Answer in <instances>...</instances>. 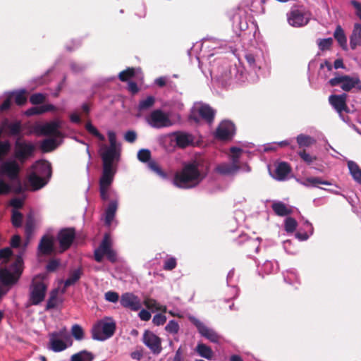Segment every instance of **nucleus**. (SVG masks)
Masks as SVG:
<instances>
[{
    "label": "nucleus",
    "mask_w": 361,
    "mask_h": 361,
    "mask_svg": "<svg viewBox=\"0 0 361 361\" xmlns=\"http://www.w3.org/2000/svg\"><path fill=\"white\" fill-rule=\"evenodd\" d=\"M200 166V163L196 160L185 164L182 170L175 175L176 185L181 188H190L197 185L204 178Z\"/></svg>",
    "instance_id": "f257e3e1"
},
{
    "label": "nucleus",
    "mask_w": 361,
    "mask_h": 361,
    "mask_svg": "<svg viewBox=\"0 0 361 361\" xmlns=\"http://www.w3.org/2000/svg\"><path fill=\"white\" fill-rule=\"evenodd\" d=\"M200 166V163L196 160L185 164L182 170L175 175L176 185L181 188H190L197 185L204 178Z\"/></svg>",
    "instance_id": "f03ea898"
},
{
    "label": "nucleus",
    "mask_w": 361,
    "mask_h": 361,
    "mask_svg": "<svg viewBox=\"0 0 361 361\" xmlns=\"http://www.w3.org/2000/svg\"><path fill=\"white\" fill-rule=\"evenodd\" d=\"M23 260L18 255L9 268H0V283L4 287L11 288L20 278L23 270Z\"/></svg>",
    "instance_id": "7ed1b4c3"
},
{
    "label": "nucleus",
    "mask_w": 361,
    "mask_h": 361,
    "mask_svg": "<svg viewBox=\"0 0 361 361\" xmlns=\"http://www.w3.org/2000/svg\"><path fill=\"white\" fill-rule=\"evenodd\" d=\"M116 329V322L110 317H105L97 322L92 327V338L103 341L112 337Z\"/></svg>",
    "instance_id": "20e7f679"
},
{
    "label": "nucleus",
    "mask_w": 361,
    "mask_h": 361,
    "mask_svg": "<svg viewBox=\"0 0 361 361\" xmlns=\"http://www.w3.org/2000/svg\"><path fill=\"white\" fill-rule=\"evenodd\" d=\"M47 286L39 276L33 278L30 286L29 300L33 305L40 304L45 298Z\"/></svg>",
    "instance_id": "39448f33"
},
{
    "label": "nucleus",
    "mask_w": 361,
    "mask_h": 361,
    "mask_svg": "<svg viewBox=\"0 0 361 361\" xmlns=\"http://www.w3.org/2000/svg\"><path fill=\"white\" fill-rule=\"evenodd\" d=\"M329 83L332 87L340 85L341 88L345 92H350L354 87L361 90V80L358 76H338L330 79Z\"/></svg>",
    "instance_id": "423d86ee"
},
{
    "label": "nucleus",
    "mask_w": 361,
    "mask_h": 361,
    "mask_svg": "<svg viewBox=\"0 0 361 361\" xmlns=\"http://www.w3.org/2000/svg\"><path fill=\"white\" fill-rule=\"evenodd\" d=\"M61 123L56 120L47 122L44 124L38 125L35 127V132L41 135L53 136L54 137H61L62 133L60 131Z\"/></svg>",
    "instance_id": "0eeeda50"
},
{
    "label": "nucleus",
    "mask_w": 361,
    "mask_h": 361,
    "mask_svg": "<svg viewBox=\"0 0 361 361\" xmlns=\"http://www.w3.org/2000/svg\"><path fill=\"white\" fill-rule=\"evenodd\" d=\"M147 122L154 128H162L172 126V122L169 115L161 109H156L152 111L147 118Z\"/></svg>",
    "instance_id": "6e6552de"
},
{
    "label": "nucleus",
    "mask_w": 361,
    "mask_h": 361,
    "mask_svg": "<svg viewBox=\"0 0 361 361\" xmlns=\"http://www.w3.org/2000/svg\"><path fill=\"white\" fill-rule=\"evenodd\" d=\"M59 338H63L65 340H68L71 338V336L67 331L66 329H63L59 331H55L50 334V348L54 352H61L67 348V345L64 341Z\"/></svg>",
    "instance_id": "1a4fd4ad"
},
{
    "label": "nucleus",
    "mask_w": 361,
    "mask_h": 361,
    "mask_svg": "<svg viewBox=\"0 0 361 361\" xmlns=\"http://www.w3.org/2000/svg\"><path fill=\"white\" fill-rule=\"evenodd\" d=\"M35 147L32 143L16 141L15 144V157L22 164L33 156Z\"/></svg>",
    "instance_id": "9d476101"
},
{
    "label": "nucleus",
    "mask_w": 361,
    "mask_h": 361,
    "mask_svg": "<svg viewBox=\"0 0 361 361\" xmlns=\"http://www.w3.org/2000/svg\"><path fill=\"white\" fill-rule=\"evenodd\" d=\"M75 238V230L74 228H65L59 231L57 235V240L60 246V252H63L71 246Z\"/></svg>",
    "instance_id": "9b49d317"
},
{
    "label": "nucleus",
    "mask_w": 361,
    "mask_h": 361,
    "mask_svg": "<svg viewBox=\"0 0 361 361\" xmlns=\"http://www.w3.org/2000/svg\"><path fill=\"white\" fill-rule=\"evenodd\" d=\"M142 342L155 355L159 354L162 350L161 339L151 331H145Z\"/></svg>",
    "instance_id": "f8f14e48"
},
{
    "label": "nucleus",
    "mask_w": 361,
    "mask_h": 361,
    "mask_svg": "<svg viewBox=\"0 0 361 361\" xmlns=\"http://www.w3.org/2000/svg\"><path fill=\"white\" fill-rule=\"evenodd\" d=\"M20 168L15 160L3 161L0 165V175L6 176L11 180L18 179Z\"/></svg>",
    "instance_id": "ddd939ff"
},
{
    "label": "nucleus",
    "mask_w": 361,
    "mask_h": 361,
    "mask_svg": "<svg viewBox=\"0 0 361 361\" xmlns=\"http://www.w3.org/2000/svg\"><path fill=\"white\" fill-rule=\"evenodd\" d=\"M189 320L197 327L199 333L202 336L205 337L212 343H219L220 336L215 331L208 328L200 320L195 317H190Z\"/></svg>",
    "instance_id": "4468645a"
},
{
    "label": "nucleus",
    "mask_w": 361,
    "mask_h": 361,
    "mask_svg": "<svg viewBox=\"0 0 361 361\" xmlns=\"http://www.w3.org/2000/svg\"><path fill=\"white\" fill-rule=\"evenodd\" d=\"M235 127L233 123L229 121H222L217 127L215 137L220 140H228L235 133Z\"/></svg>",
    "instance_id": "2eb2a0df"
},
{
    "label": "nucleus",
    "mask_w": 361,
    "mask_h": 361,
    "mask_svg": "<svg viewBox=\"0 0 361 361\" xmlns=\"http://www.w3.org/2000/svg\"><path fill=\"white\" fill-rule=\"evenodd\" d=\"M287 17L288 23L295 27L304 26L309 22V18L306 17L305 14L298 9L290 11Z\"/></svg>",
    "instance_id": "dca6fc26"
},
{
    "label": "nucleus",
    "mask_w": 361,
    "mask_h": 361,
    "mask_svg": "<svg viewBox=\"0 0 361 361\" xmlns=\"http://www.w3.org/2000/svg\"><path fill=\"white\" fill-rule=\"evenodd\" d=\"M347 94L345 93L341 94H332L329 97L330 104L336 109L338 114L343 111L348 113L349 109L346 104Z\"/></svg>",
    "instance_id": "f3484780"
},
{
    "label": "nucleus",
    "mask_w": 361,
    "mask_h": 361,
    "mask_svg": "<svg viewBox=\"0 0 361 361\" xmlns=\"http://www.w3.org/2000/svg\"><path fill=\"white\" fill-rule=\"evenodd\" d=\"M120 302L123 307L134 311H137L141 307V303L138 297L130 293L123 294L121 297Z\"/></svg>",
    "instance_id": "a211bd4d"
},
{
    "label": "nucleus",
    "mask_w": 361,
    "mask_h": 361,
    "mask_svg": "<svg viewBox=\"0 0 361 361\" xmlns=\"http://www.w3.org/2000/svg\"><path fill=\"white\" fill-rule=\"evenodd\" d=\"M38 252L42 255H50L54 252V238L51 235H43L38 245Z\"/></svg>",
    "instance_id": "6ab92c4d"
},
{
    "label": "nucleus",
    "mask_w": 361,
    "mask_h": 361,
    "mask_svg": "<svg viewBox=\"0 0 361 361\" xmlns=\"http://www.w3.org/2000/svg\"><path fill=\"white\" fill-rule=\"evenodd\" d=\"M101 157L103 162V167L113 168V161L114 159H118L119 157V153L116 148L114 147H106L104 152L101 154Z\"/></svg>",
    "instance_id": "aec40b11"
},
{
    "label": "nucleus",
    "mask_w": 361,
    "mask_h": 361,
    "mask_svg": "<svg viewBox=\"0 0 361 361\" xmlns=\"http://www.w3.org/2000/svg\"><path fill=\"white\" fill-rule=\"evenodd\" d=\"M173 136L176 145L180 148H185L193 142L192 135L184 132H175Z\"/></svg>",
    "instance_id": "412c9836"
},
{
    "label": "nucleus",
    "mask_w": 361,
    "mask_h": 361,
    "mask_svg": "<svg viewBox=\"0 0 361 361\" xmlns=\"http://www.w3.org/2000/svg\"><path fill=\"white\" fill-rule=\"evenodd\" d=\"M115 172L113 168L103 167L102 175L99 180V187L109 188L113 182Z\"/></svg>",
    "instance_id": "4be33fe9"
},
{
    "label": "nucleus",
    "mask_w": 361,
    "mask_h": 361,
    "mask_svg": "<svg viewBox=\"0 0 361 361\" xmlns=\"http://www.w3.org/2000/svg\"><path fill=\"white\" fill-rule=\"evenodd\" d=\"M240 170V166H235L230 163H221L215 168V171L223 176H229L236 173Z\"/></svg>",
    "instance_id": "5701e85b"
},
{
    "label": "nucleus",
    "mask_w": 361,
    "mask_h": 361,
    "mask_svg": "<svg viewBox=\"0 0 361 361\" xmlns=\"http://www.w3.org/2000/svg\"><path fill=\"white\" fill-rule=\"evenodd\" d=\"M350 46L352 49H355L357 47L361 46V24L355 23L350 37Z\"/></svg>",
    "instance_id": "b1692460"
},
{
    "label": "nucleus",
    "mask_w": 361,
    "mask_h": 361,
    "mask_svg": "<svg viewBox=\"0 0 361 361\" xmlns=\"http://www.w3.org/2000/svg\"><path fill=\"white\" fill-rule=\"evenodd\" d=\"M28 181L32 188V190L41 189L47 183V180L44 178L40 177L36 172H32L29 175Z\"/></svg>",
    "instance_id": "393cba45"
},
{
    "label": "nucleus",
    "mask_w": 361,
    "mask_h": 361,
    "mask_svg": "<svg viewBox=\"0 0 361 361\" xmlns=\"http://www.w3.org/2000/svg\"><path fill=\"white\" fill-rule=\"evenodd\" d=\"M195 350L202 357H204L208 360H212L214 359V351L209 346L207 345L204 343H197Z\"/></svg>",
    "instance_id": "a878e982"
},
{
    "label": "nucleus",
    "mask_w": 361,
    "mask_h": 361,
    "mask_svg": "<svg viewBox=\"0 0 361 361\" xmlns=\"http://www.w3.org/2000/svg\"><path fill=\"white\" fill-rule=\"evenodd\" d=\"M200 116L208 123H212L214 119L215 111L209 105H202L198 109Z\"/></svg>",
    "instance_id": "bb28decb"
},
{
    "label": "nucleus",
    "mask_w": 361,
    "mask_h": 361,
    "mask_svg": "<svg viewBox=\"0 0 361 361\" xmlns=\"http://www.w3.org/2000/svg\"><path fill=\"white\" fill-rule=\"evenodd\" d=\"M36 172L42 176H46L48 178L51 176V167L49 162L45 161H38L33 166Z\"/></svg>",
    "instance_id": "cd10ccee"
},
{
    "label": "nucleus",
    "mask_w": 361,
    "mask_h": 361,
    "mask_svg": "<svg viewBox=\"0 0 361 361\" xmlns=\"http://www.w3.org/2000/svg\"><path fill=\"white\" fill-rule=\"evenodd\" d=\"M118 208V202L116 200H112L109 202L105 211V224L110 226L114 219Z\"/></svg>",
    "instance_id": "c85d7f7f"
},
{
    "label": "nucleus",
    "mask_w": 361,
    "mask_h": 361,
    "mask_svg": "<svg viewBox=\"0 0 361 361\" xmlns=\"http://www.w3.org/2000/svg\"><path fill=\"white\" fill-rule=\"evenodd\" d=\"M334 37L343 50L348 49L347 38L341 25L336 26Z\"/></svg>",
    "instance_id": "c756f323"
},
{
    "label": "nucleus",
    "mask_w": 361,
    "mask_h": 361,
    "mask_svg": "<svg viewBox=\"0 0 361 361\" xmlns=\"http://www.w3.org/2000/svg\"><path fill=\"white\" fill-rule=\"evenodd\" d=\"M82 273L81 268L71 271L68 279L64 281V288H66L78 282L81 278Z\"/></svg>",
    "instance_id": "7c9ffc66"
},
{
    "label": "nucleus",
    "mask_w": 361,
    "mask_h": 361,
    "mask_svg": "<svg viewBox=\"0 0 361 361\" xmlns=\"http://www.w3.org/2000/svg\"><path fill=\"white\" fill-rule=\"evenodd\" d=\"M291 171L290 165L286 162H281L278 164L276 169V178L279 180H283Z\"/></svg>",
    "instance_id": "2f4dec72"
},
{
    "label": "nucleus",
    "mask_w": 361,
    "mask_h": 361,
    "mask_svg": "<svg viewBox=\"0 0 361 361\" xmlns=\"http://www.w3.org/2000/svg\"><path fill=\"white\" fill-rule=\"evenodd\" d=\"M56 137L44 139L40 145V149L42 152L47 153L54 150L59 145L57 142Z\"/></svg>",
    "instance_id": "473e14b6"
},
{
    "label": "nucleus",
    "mask_w": 361,
    "mask_h": 361,
    "mask_svg": "<svg viewBox=\"0 0 361 361\" xmlns=\"http://www.w3.org/2000/svg\"><path fill=\"white\" fill-rule=\"evenodd\" d=\"M271 208L274 213L279 216H284L292 213V210L288 209L282 202H274L271 205Z\"/></svg>",
    "instance_id": "72a5a7b5"
},
{
    "label": "nucleus",
    "mask_w": 361,
    "mask_h": 361,
    "mask_svg": "<svg viewBox=\"0 0 361 361\" xmlns=\"http://www.w3.org/2000/svg\"><path fill=\"white\" fill-rule=\"evenodd\" d=\"M296 140L300 148L308 147L316 143L314 138L302 133L297 136Z\"/></svg>",
    "instance_id": "f704fd0d"
},
{
    "label": "nucleus",
    "mask_w": 361,
    "mask_h": 361,
    "mask_svg": "<svg viewBox=\"0 0 361 361\" xmlns=\"http://www.w3.org/2000/svg\"><path fill=\"white\" fill-rule=\"evenodd\" d=\"M348 167L353 179L358 183L361 184V169L353 161L348 162Z\"/></svg>",
    "instance_id": "c9c22d12"
},
{
    "label": "nucleus",
    "mask_w": 361,
    "mask_h": 361,
    "mask_svg": "<svg viewBox=\"0 0 361 361\" xmlns=\"http://www.w3.org/2000/svg\"><path fill=\"white\" fill-rule=\"evenodd\" d=\"M94 356L87 350H83L73 354L71 357V361H92Z\"/></svg>",
    "instance_id": "e433bc0d"
},
{
    "label": "nucleus",
    "mask_w": 361,
    "mask_h": 361,
    "mask_svg": "<svg viewBox=\"0 0 361 361\" xmlns=\"http://www.w3.org/2000/svg\"><path fill=\"white\" fill-rule=\"evenodd\" d=\"M58 294L59 291L57 289H54L50 293V295L46 305L47 310L54 309L57 306L59 301Z\"/></svg>",
    "instance_id": "4c0bfd02"
},
{
    "label": "nucleus",
    "mask_w": 361,
    "mask_h": 361,
    "mask_svg": "<svg viewBox=\"0 0 361 361\" xmlns=\"http://www.w3.org/2000/svg\"><path fill=\"white\" fill-rule=\"evenodd\" d=\"M155 103V98L153 96H148L146 99L140 101L138 105V110L145 111L154 106Z\"/></svg>",
    "instance_id": "58836bf2"
},
{
    "label": "nucleus",
    "mask_w": 361,
    "mask_h": 361,
    "mask_svg": "<svg viewBox=\"0 0 361 361\" xmlns=\"http://www.w3.org/2000/svg\"><path fill=\"white\" fill-rule=\"evenodd\" d=\"M135 75V70L133 67H128L118 74V78L122 82H127Z\"/></svg>",
    "instance_id": "ea45409f"
},
{
    "label": "nucleus",
    "mask_w": 361,
    "mask_h": 361,
    "mask_svg": "<svg viewBox=\"0 0 361 361\" xmlns=\"http://www.w3.org/2000/svg\"><path fill=\"white\" fill-rule=\"evenodd\" d=\"M11 95L14 96L15 102L18 106L24 105L27 102L26 92L24 90L13 92Z\"/></svg>",
    "instance_id": "a19ab883"
},
{
    "label": "nucleus",
    "mask_w": 361,
    "mask_h": 361,
    "mask_svg": "<svg viewBox=\"0 0 361 361\" xmlns=\"http://www.w3.org/2000/svg\"><path fill=\"white\" fill-rule=\"evenodd\" d=\"M98 248H99L105 254L111 250V238L108 233L104 235Z\"/></svg>",
    "instance_id": "79ce46f5"
},
{
    "label": "nucleus",
    "mask_w": 361,
    "mask_h": 361,
    "mask_svg": "<svg viewBox=\"0 0 361 361\" xmlns=\"http://www.w3.org/2000/svg\"><path fill=\"white\" fill-rule=\"evenodd\" d=\"M298 154L301 159L308 165L312 164L317 159L316 156L310 154L305 149L300 150L298 152Z\"/></svg>",
    "instance_id": "37998d69"
},
{
    "label": "nucleus",
    "mask_w": 361,
    "mask_h": 361,
    "mask_svg": "<svg viewBox=\"0 0 361 361\" xmlns=\"http://www.w3.org/2000/svg\"><path fill=\"white\" fill-rule=\"evenodd\" d=\"M11 149V145L8 140L0 142V161H2L8 154Z\"/></svg>",
    "instance_id": "c03bdc74"
},
{
    "label": "nucleus",
    "mask_w": 361,
    "mask_h": 361,
    "mask_svg": "<svg viewBox=\"0 0 361 361\" xmlns=\"http://www.w3.org/2000/svg\"><path fill=\"white\" fill-rule=\"evenodd\" d=\"M71 334L78 341H81L84 338V331L79 324L72 326Z\"/></svg>",
    "instance_id": "a18cd8bd"
},
{
    "label": "nucleus",
    "mask_w": 361,
    "mask_h": 361,
    "mask_svg": "<svg viewBox=\"0 0 361 361\" xmlns=\"http://www.w3.org/2000/svg\"><path fill=\"white\" fill-rule=\"evenodd\" d=\"M298 226L296 220L293 217H288L285 220V230L287 233H293Z\"/></svg>",
    "instance_id": "49530a36"
},
{
    "label": "nucleus",
    "mask_w": 361,
    "mask_h": 361,
    "mask_svg": "<svg viewBox=\"0 0 361 361\" xmlns=\"http://www.w3.org/2000/svg\"><path fill=\"white\" fill-rule=\"evenodd\" d=\"M85 129L92 135L97 137L99 140L104 141L105 137L101 134L98 130L91 123V122H87L85 124Z\"/></svg>",
    "instance_id": "de8ad7c7"
},
{
    "label": "nucleus",
    "mask_w": 361,
    "mask_h": 361,
    "mask_svg": "<svg viewBox=\"0 0 361 361\" xmlns=\"http://www.w3.org/2000/svg\"><path fill=\"white\" fill-rule=\"evenodd\" d=\"M305 185H312V186H317L319 184L326 185H330L331 183L327 180H322L319 177H310L307 178L305 180Z\"/></svg>",
    "instance_id": "09e8293b"
},
{
    "label": "nucleus",
    "mask_w": 361,
    "mask_h": 361,
    "mask_svg": "<svg viewBox=\"0 0 361 361\" xmlns=\"http://www.w3.org/2000/svg\"><path fill=\"white\" fill-rule=\"evenodd\" d=\"M7 128L9 130V133L11 135H18L21 132V124L19 121L8 123Z\"/></svg>",
    "instance_id": "8fccbe9b"
},
{
    "label": "nucleus",
    "mask_w": 361,
    "mask_h": 361,
    "mask_svg": "<svg viewBox=\"0 0 361 361\" xmlns=\"http://www.w3.org/2000/svg\"><path fill=\"white\" fill-rule=\"evenodd\" d=\"M242 152V149L238 147H231V152L232 155L231 157V164L235 165V166H240L239 165V158L240 154Z\"/></svg>",
    "instance_id": "3c124183"
},
{
    "label": "nucleus",
    "mask_w": 361,
    "mask_h": 361,
    "mask_svg": "<svg viewBox=\"0 0 361 361\" xmlns=\"http://www.w3.org/2000/svg\"><path fill=\"white\" fill-rule=\"evenodd\" d=\"M137 159L143 163L149 162L151 159V152L147 149H142L137 152Z\"/></svg>",
    "instance_id": "603ef678"
},
{
    "label": "nucleus",
    "mask_w": 361,
    "mask_h": 361,
    "mask_svg": "<svg viewBox=\"0 0 361 361\" xmlns=\"http://www.w3.org/2000/svg\"><path fill=\"white\" fill-rule=\"evenodd\" d=\"M45 99L46 96L42 93H35L30 97V102L34 105L42 104Z\"/></svg>",
    "instance_id": "864d4df0"
},
{
    "label": "nucleus",
    "mask_w": 361,
    "mask_h": 361,
    "mask_svg": "<svg viewBox=\"0 0 361 361\" xmlns=\"http://www.w3.org/2000/svg\"><path fill=\"white\" fill-rule=\"evenodd\" d=\"M11 221L13 226H21L23 221V214L18 211H13Z\"/></svg>",
    "instance_id": "5fc2aeb1"
},
{
    "label": "nucleus",
    "mask_w": 361,
    "mask_h": 361,
    "mask_svg": "<svg viewBox=\"0 0 361 361\" xmlns=\"http://www.w3.org/2000/svg\"><path fill=\"white\" fill-rule=\"evenodd\" d=\"M333 44V39L331 37L320 39L318 43L319 48L321 51L329 50L331 49Z\"/></svg>",
    "instance_id": "6e6d98bb"
},
{
    "label": "nucleus",
    "mask_w": 361,
    "mask_h": 361,
    "mask_svg": "<svg viewBox=\"0 0 361 361\" xmlns=\"http://www.w3.org/2000/svg\"><path fill=\"white\" fill-rule=\"evenodd\" d=\"M179 325L178 324L177 322H176L175 320H171L169 322V323L167 324V325L165 326V330L170 333V334H176L179 331Z\"/></svg>",
    "instance_id": "4d7b16f0"
},
{
    "label": "nucleus",
    "mask_w": 361,
    "mask_h": 361,
    "mask_svg": "<svg viewBox=\"0 0 361 361\" xmlns=\"http://www.w3.org/2000/svg\"><path fill=\"white\" fill-rule=\"evenodd\" d=\"M148 167L155 172L157 174L161 177H165L166 173L161 170V167L159 166V164L155 161H149L148 162Z\"/></svg>",
    "instance_id": "13d9d810"
},
{
    "label": "nucleus",
    "mask_w": 361,
    "mask_h": 361,
    "mask_svg": "<svg viewBox=\"0 0 361 361\" xmlns=\"http://www.w3.org/2000/svg\"><path fill=\"white\" fill-rule=\"evenodd\" d=\"M167 361H187L184 357V353L182 347L180 346L176 351L173 357H170L167 359Z\"/></svg>",
    "instance_id": "bf43d9fd"
},
{
    "label": "nucleus",
    "mask_w": 361,
    "mask_h": 361,
    "mask_svg": "<svg viewBox=\"0 0 361 361\" xmlns=\"http://www.w3.org/2000/svg\"><path fill=\"white\" fill-rule=\"evenodd\" d=\"M145 305L148 308L151 310H161V305L154 299L152 298H147L145 300Z\"/></svg>",
    "instance_id": "052dcab7"
},
{
    "label": "nucleus",
    "mask_w": 361,
    "mask_h": 361,
    "mask_svg": "<svg viewBox=\"0 0 361 361\" xmlns=\"http://www.w3.org/2000/svg\"><path fill=\"white\" fill-rule=\"evenodd\" d=\"M177 265L176 259L174 257H170L165 260L163 268L164 270L171 271L176 268Z\"/></svg>",
    "instance_id": "680f3d73"
},
{
    "label": "nucleus",
    "mask_w": 361,
    "mask_h": 361,
    "mask_svg": "<svg viewBox=\"0 0 361 361\" xmlns=\"http://www.w3.org/2000/svg\"><path fill=\"white\" fill-rule=\"evenodd\" d=\"M104 298L106 301L116 302L119 300L118 293L114 291H108L104 294Z\"/></svg>",
    "instance_id": "e2e57ef3"
},
{
    "label": "nucleus",
    "mask_w": 361,
    "mask_h": 361,
    "mask_svg": "<svg viewBox=\"0 0 361 361\" xmlns=\"http://www.w3.org/2000/svg\"><path fill=\"white\" fill-rule=\"evenodd\" d=\"M166 322V317L163 314H157L154 316L152 322L157 326L163 325Z\"/></svg>",
    "instance_id": "0e129e2a"
},
{
    "label": "nucleus",
    "mask_w": 361,
    "mask_h": 361,
    "mask_svg": "<svg viewBox=\"0 0 361 361\" xmlns=\"http://www.w3.org/2000/svg\"><path fill=\"white\" fill-rule=\"evenodd\" d=\"M42 109H43L42 106L31 107L26 111V115L31 116L42 114H44V111H42Z\"/></svg>",
    "instance_id": "69168bd1"
},
{
    "label": "nucleus",
    "mask_w": 361,
    "mask_h": 361,
    "mask_svg": "<svg viewBox=\"0 0 361 361\" xmlns=\"http://www.w3.org/2000/svg\"><path fill=\"white\" fill-rule=\"evenodd\" d=\"M60 264L59 260L58 259H51L47 264L46 269L48 271L52 272L56 270Z\"/></svg>",
    "instance_id": "338daca9"
},
{
    "label": "nucleus",
    "mask_w": 361,
    "mask_h": 361,
    "mask_svg": "<svg viewBox=\"0 0 361 361\" xmlns=\"http://www.w3.org/2000/svg\"><path fill=\"white\" fill-rule=\"evenodd\" d=\"M34 219L32 216H30L26 220L25 226V231L27 235H30L34 229Z\"/></svg>",
    "instance_id": "774afa93"
}]
</instances>
